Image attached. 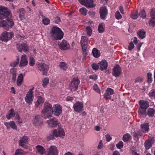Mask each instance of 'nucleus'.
<instances>
[{
    "instance_id": "nucleus-1",
    "label": "nucleus",
    "mask_w": 155,
    "mask_h": 155,
    "mask_svg": "<svg viewBox=\"0 0 155 155\" xmlns=\"http://www.w3.org/2000/svg\"><path fill=\"white\" fill-rule=\"evenodd\" d=\"M10 11L7 8L3 6L0 7V19L7 18V21H0V27H3L6 30H8L9 28H12L14 25L13 21L8 18L10 15Z\"/></svg>"
},
{
    "instance_id": "nucleus-2",
    "label": "nucleus",
    "mask_w": 155,
    "mask_h": 155,
    "mask_svg": "<svg viewBox=\"0 0 155 155\" xmlns=\"http://www.w3.org/2000/svg\"><path fill=\"white\" fill-rule=\"evenodd\" d=\"M139 104L138 115L140 118L145 117L147 116L146 110L149 105V102L147 101L140 100Z\"/></svg>"
},
{
    "instance_id": "nucleus-3",
    "label": "nucleus",
    "mask_w": 155,
    "mask_h": 155,
    "mask_svg": "<svg viewBox=\"0 0 155 155\" xmlns=\"http://www.w3.org/2000/svg\"><path fill=\"white\" fill-rule=\"evenodd\" d=\"M50 34L52 38L57 41L62 39L64 35V33L61 30L56 26L51 28Z\"/></svg>"
},
{
    "instance_id": "nucleus-4",
    "label": "nucleus",
    "mask_w": 155,
    "mask_h": 155,
    "mask_svg": "<svg viewBox=\"0 0 155 155\" xmlns=\"http://www.w3.org/2000/svg\"><path fill=\"white\" fill-rule=\"evenodd\" d=\"M52 110L51 104L48 102L45 103L41 113L43 118L46 119L51 117L52 114Z\"/></svg>"
},
{
    "instance_id": "nucleus-5",
    "label": "nucleus",
    "mask_w": 155,
    "mask_h": 155,
    "mask_svg": "<svg viewBox=\"0 0 155 155\" xmlns=\"http://www.w3.org/2000/svg\"><path fill=\"white\" fill-rule=\"evenodd\" d=\"M65 135V133L62 129H54L52 131L47 137V139L48 140L54 139L55 137H58L64 136Z\"/></svg>"
},
{
    "instance_id": "nucleus-6",
    "label": "nucleus",
    "mask_w": 155,
    "mask_h": 155,
    "mask_svg": "<svg viewBox=\"0 0 155 155\" xmlns=\"http://www.w3.org/2000/svg\"><path fill=\"white\" fill-rule=\"evenodd\" d=\"M14 36V33L12 32H8L5 31L1 35V40L2 41L6 42L12 39Z\"/></svg>"
},
{
    "instance_id": "nucleus-7",
    "label": "nucleus",
    "mask_w": 155,
    "mask_h": 155,
    "mask_svg": "<svg viewBox=\"0 0 155 155\" xmlns=\"http://www.w3.org/2000/svg\"><path fill=\"white\" fill-rule=\"evenodd\" d=\"M34 87L30 89L27 92L25 99L26 102L30 105L32 104L34 98L33 93V91Z\"/></svg>"
},
{
    "instance_id": "nucleus-8",
    "label": "nucleus",
    "mask_w": 155,
    "mask_h": 155,
    "mask_svg": "<svg viewBox=\"0 0 155 155\" xmlns=\"http://www.w3.org/2000/svg\"><path fill=\"white\" fill-rule=\"evenodd\" d=\"M80 81L78 78H73L71 82L70 86V89L71 91H76L78 89Z\"/></svg>"
},
{
    "instance_id": "nucleus-9",
    "label": "nucleus",
    "mask_w": 155,
    "mask_h": 155,
    "mask_svg": "<svg viewBox=\"0 0 155 155\" xmlns=\"http://www.w3.org/2000/svg\"><path fill=\"white\" fill-rule=\"evenodd\" d=\"M58 45L59 48L61 50H67L70 49V45L65 40L63 39L61 42L58 43Z\"/></svg>"
},
{
    "instance_id": "nucleus-10",
    "label": "nucleus",
    "mask_w": 155,
    "mask_h": 155,
    "mask_svg": "<svg viewBox=\"0 0 155 155\" xmlns=\"http://www.w3.org/2000/svg\"><path fill=\"white\" fill-rule=\"evenodd\" d=\"M38 70L41 71L44 75H47L49 69L48 66L45 63H39L38 64Z\"/></svg>"
},
{
    "instance_id": "nucleus-11",
    "label": "nucleus",
    "mask_w": 155,
    "mask_h": 155,
    "mask_svg": "<svg viewBox=\"0 0 155 155\" xmlns=\"http://www.w3.org/2000/svg\"><path fill=\"white\" fill-rule=\"evenodd\" d=\"M17 48L20 52H27L29 50L28 45L26 43L18 44L17 45Z\"/></svg>"
},
{
    "instance_id": "nucleus-12",
    "label": "nucleus",
    "mask_w": 155,
    "mask_h": 155,
    "mask_svg": "<svg viewBox=\"0 0 155 155\" xmlns=\"http://www.w3.org/2000/svg\"><path fill=\"white\" fill-rule=\"evenodd\" d=\"M58 150L54 146H51L47 150L45 155H58Z\"/></svg>"
},
{
    "instance_id": "nucleus-13",
    "label": "nucleus",
    "mask_w": 155,
    "mask_h": 155,
    "mask_svg": "<svg viewBox=\"0 0 155 155\" xmlns=\"http://www.w3.org/2000/svg\"><path fill=\"white\" fill-rule=\"evenodd\" d=\"M80 3L87 8H92L95 5L94 4V0H79Z\"/></svg>"
},
{
    "instance_id": "nucleus-14",
    "label": "nucleus",
    "mask_w": 155,
    "mask_h": 155,
    "mask_svg": "<svg viewBox=\"0 0 155 155\" xmlns=\"http://www.w3.org/2000/svg\"><path fill=\"white\" fill-rule=\"evenodd\" d=\"M122 73L121 67L118 64L115 65L113 68L112 74L114 77H119Z\"/></svg>"
},
{
    "instance_id": "nucleus-15",
    "label": "nucleus",
    "mask_w": 155,
    "mask_h": 155,
    "mask_svg": "<svg viewBox=\"0 0 155 155\" xmlns=\"http://www.w3.org/2000/svg\"><path fill=\"white\" fill-rule=\"evenodd\" d=\"M73 107L74 110L78 113H81L84 110L83 104L81 102H76L73 105Z\"/></svg>"
},
{
    "instance_id": "nucleus-16",
    "label": "nucleus",
    "mask_w": 155,
    "mask_h": 155,
    "mask_svg": "<svg viewBox=\"0 0 155 155\" xmlns=\"http://www.w3.org/2000/svg\"><path fill=\"white\" fill-rule=\"evenodd\" d=\"M53 110H52V114L54 113L56 116H58L62 113V108L61 105L58 104H56L53 107Z\"/></svg>"
},
{
    "instance_id": "nucleus-17",
    "label": "nucleus",
    "mask_w": 155,
    "mask_h": 155,
    "mask_svg": "<svg viewBox=\"0 0 155 155\" xmlns=\"http://www.w3.org/2000/svg\"><path fill=\"white\" fill-rule=\"evenodd\" d=\"M28 142V138L26 136H24L19 140V145L25 149L28 148V146L25 144H27Z\"/></svg>"
},
{
    "instance_id": "nucleus-18",
    "label": "nucleus",
    "mask_w": 155,
    "mask_h": 155,
    "mask_svg": "<svg viewBox=\"0 0 155 155\" xmlns=\"http://www.w3.org/2000/svg\"><path fill=\"white\" fill-rule=\"evenodd\" d=\"M114 93V90L110 88H107L104 95V98L106 99H110V95Z\"/></svg>"
},
{
    "instance_id": "nucleus-19",
    "label": "nucleus",
    "mask_w": 155,
    "mask_h": 155,
    "mask_svg": "<svg viewBox=\"0 0 155 155\" xmlns=\"http://www.w3.org/2000/svg\"><path fill=\"white\" fill-rule=\"evenodd\" d=\"M42 117H43L42 115H38L35 117V118L33 120V124L35 125H40L43 124V119Z\"/></svg>"
},
{
    "instance_id": "nucleus-20",
    "label": "nucleus",
    "mask_w": 155,
    "mask_h": 155,
    "mask_svg": "<svg viewBox=\"0 0 155 155\" xmlns=\"http://www.w3.org/2000/svg\"><path fill=\"white\" fill-rule=\"evenodd\" d=\"M4 124L6 127L7 129H9L10 127H11L13 129L16 130H17V127L15 122L14 121H10L9 122H5Z\"/></svg>"
},
{
    "instance_id": "nucleus-21",
    "label": "nucleus",
    "mask_w": 155,
    "mask_h": 155,
    "mask_svg": "<svg viewBox=\"0 0 155 155\" xmlns=\"http://www.w3.org/2000/svg\"><path fill=\"white\" fill-rule=\"evenodd\" d=\"M88 38L86 36H82L81 41V43L83 51H85L87 44Z\"/></svg>"
},
{
    "instance_id": "nucleus-22",
    "label": "nucleus",
    "mask_w": 155,
    "mask_h": 155,
    "mask_svg": "<svg viewBox=\"0 0 155 155\" xmlns=\"http://www.w3.org/2000/svg\"><path fill=\"white\" fill-rule=\"evenodd\" d=\"M108 13L107 10L105 7H102L100 9V18L102 19H105Z\"/></svg>"
},
{
    "instance_id": "nucleus-23",
    "label": "nucleus",
    "mask_w": 155,
    "mask_h": 155,
    "mask_svg": "<svg viewBox=\"0 0 155 155\" xmlns=\"http://www.w3.org/2000/svg\"><path fill=\"white\" fill-rule=\"evenodd\" d=\"M99 68L101 71L106 70L108 67V62L105 60H103L99 63Z\"/></svg>"
},
{
    "instance_id": "nucleus-24",
    "label": "nucleus",
    "mask_w": 155,
    "mask_h": 155,
    "mask_svg": "<svg viewBox=\"0 0 155 155\" xmlns=\"http://www.w3.org/2000/svg\"><path fill=\"white\" fill-rule=\"evenodd\" d=\"M28 61L25 55L22 56L19 66L21 68L27 65Z\"/></svg>"
},
{
    "instance_id": "nucleus-25",
    "label": "nucleus",
    "mask_w": 155,
    "mask_h": 155,
    "mask_svg": "<svg viewBox=\"0 0 155 155\" xmlns=\"http://www.w3.org/2000/svg\"><path fill=\"white\" fill-rule=\"evenodd\" d=\"M46 123L48 124L49 127H54L58 124V121L56 118L52 119L50 120H48L46 121Z\"/></svg>"
},
{
    "instance_id": "nucleus-26",
    "label": "nucleus",
    "mask_w": 155,
    "mask_h": 155,
    "mask_svg": "<svg viewBox=\"0 0 155 155\" xmlns=\"http://www.w3.org/2000/svg\"><path fill=\"white\" fill-rule=\"evenodd\" d=\"M149 124L148 123H145L140 125L141 131L145 133L149 131Z\"/></svg>"
},
{
    "instance_id": "nucleus-27",
    "label": "nucleus",
    "mask_w": 155,
    "mask_h": 155,
    "mask_svg": "<svg viewBox=\"0 0 155 155\" xmlns=\"http://www.w3.org/2000/svg\"><path fill=\"white\" fill-rule=\"evenodd\" d=\"M36 150V153L41 155L45 154V149L41 145H37L35 146Z\"/></svg>"
},
{
    "instance_id": "nucleus-28",
    "label": "nucleus",
    "mask_w": 155,
    "mask_h": 155,
    "mask_svg": "<svg viewBox=\"0 0 155 155\" xmlns=\"http://www.w3.org/2000/svg\"><path fill=\"white\" fill-rule=\"evenodd\" d=\"M141 130H138L136 132H134L133 134L134 139L135 140H139V137H142L143 134Z\"/></svg>"
},
{
    "instance_id": "nucleus-29",
    "label": "nucleus",
    "mask_w": 155,
    "mask_h": 155,
    "mask_svg": "<svg viewBox=\"0 0 155 155\" xmlns=\"http://www.w3.org/2000/svg\"><path fill=\"white\" fill-rule=\"evenodd\" d=\"M147 115L150 117H152L154 116L155 113V110L152 108H149L146 111Z\"/></svg>"
},
{
    "instance_id": "nucleus-30",
    "label": "nucleus",
    "mask_w": 155,
    "mask_h": 155,
    "mask_svg": "<svg viewBox=\"0 0 155 155\" xmlns=\"http://www.w3.org/2000/svg\"><path fill=\"white\" fill-rule=\"evenodd\" d=\"M15 114L14 109L12 108L8 111V114L6 115V117L8 119L10 120L12 117L15 116Z\"/></svg>"
},
{
    "instance_id": "nucleus-31",
    "label": "nucleus",
    "mask_w": 155,
    "mask_h": 155,
    "mask_svg": "<svg viewBox=\"0 0 155 155\" xmlns=\"http://www.w3.org/2000/svg\"><path fill=\"white\" fill-rule=\"evenodd\" d=\"M137 34L138 37L141 39H143L145 37L146 32L143 30L138 31Z\"/></svg>"
},
{
    "instance_id": "nucleus-32",
    "label": "nucleus",
    "mask_w": 155,
    "mask_h": 155,
    "mask_svg": "<svg viewBox=\"0 0 155 155\" xmlns=\"http://www.w3.org/2000/svg\"><path fill=\"white\" fill-rule=\"evenodd\" d=\"M144 145L146 149H149L152 146L151 140H146L144 142Z\"/></svg>"
},
{
    "instance_id": "nucleus-33",
    "label": "nucleus",
    "mask_w": 155,
    "mask_h": 155,
    "mask_svg": "<svg viewBox=\"0 0 155 155\" xmlns=\"http://www.w3.org/2000/svg\"><path fill=\"white\" fill-rule=\"evenodd\" d=\"M92 53L93 56L96 58H98L100 56V52L96 48L93 49Z\"/></svg>"
},
{
    "instance_id": "nucleus-34",
    "label": "nucleus",
    "mask_w": 155,
    "mask_h": 155,
    "mask_svg": "<svg viewBox=\"0 0 155 155\" xmlns=\"http://www.w3.org/2000/svg\"><path fill=\"white\" fill-rule=\"evenodd\" d=\"M23 76L22 74L19 75L17 81V84L18 86H20L23 82Z\"/></svg>"
},
{
    "instance_id": "nucleus-35",
    "label": "nucleus",
    "mask_w": 155,
    "mask_h": 155,
    "mask_svg": "<svg viewBox=\"0 0 155 155\" xmlns=\"http://www.w3.org/2000/svg\"><path fill=\"white\" fill-rule=\"evenodd\" d=\"M59 66L60 68L63 71H66L68 68V66L65 62H61L60 63Z\"/></svg>"
},
{
    "instance_id": "nucleus-36",
    "label": "nucleus",
    "mask_w": 155,
    "mask_h": 155,
    "mask_svg": "<svg viewBox=\"0 0 155 155\" xmlns=\"http://www.w3.org/2000/svg\"><path fill=\"white\" fill-rule=\"evenodd\" d=\"M38 100L36 103L35 105L38 106L40 104H42L44 101V99L41 96H38Z\"/></svg>"
},
{
    "instance_id": "nucleus-37",
    "label": "nucleus",
    "mask_w": 155,
    "mask_h": 155,
    "mask_svg": "<svg viewBox=\"0 0 155 155\" xmlns=\"http://www.w3.org/2000/svg\"><path fill=\"white\" fill-rule=\"evenodd\" d=\"M25 12V11L23 8H21L19 11H18L19 13V17L21 19H22L24 18Z\"/></svg>"
},
{
    "instance_id": "nucleus-38",
    "label": "nucleus",
    "mask_w": 155,
    "mask_h": 155,
    "mask_svg": "<svg viewBox=\"0 0 155 155\" xmlns=\"http://www.w3.org/2000/svg\"><path fill=\"white\" fill-rule=\"evenodd\" d=\"M139 16V15L137 11H136L135 12L131 13L130 15V18L133 19H137Z\"/></svg>"
},
{
    "instance_id": "nucleus-39",
    "label": "nucleus",
    "mask_w": 155,
    "mask_h": 155,
    "mask_svg": "<svg viewBox=\"0 0 155 155\" xmlns=\"http://www.w3.org/2000/svg\"><path fill=\"white\" fill-rule=\"evenodd\" d=\"M19 58L18 56L17 57L16 60L15 61L10 63V65L12 67H15L16 66L19 62Z\"/></svg>"
},
{
    "instance_id": "nucleus-40",
    "label": "nucleus",
    "mask_w": 155,
    "mask_h": 155,
    "mask_svg": "<svg viewBox=\"0 0 155 155\" xmlns=\"http://www.w3.org/2000/svg\"><path fill=\"white\" fill-rule=\"evenodd\" d=\"M131 137L130 135L128 133H126L124 135L123 137V140L125 142L128 141Z\"/></svg>"
},
{
    "instance_id": "nucleus-41",
    "label": "nucleus",
    "mask_w": 155,
    "mask_h": 155,
    "mask_svg": "<svg viewBox=\"0 0 155 155\" xmlns=\"http://www.w3.org/2000/svg\"><path fill=\"white\" fill-rule=\"evenodd\" d=\"M104 26L103 25V23L100 24L98 26V30L99 33H102L104 31Z\"/></svg>"
},
{
    "instance_id": "nucleus-42",
    "label": "nucleus",
    "mask_w": 155,
    "mask_h": 155,
    "mask_svg": "<svg viewBox=\"0 0 155 155\" xmlns=\"http://www.w3.org/2000/svg\"><path fill=\"white\" fill-rule=\"evenodd\" d=\"M148 95L151 98L155 99V90L154 89L151 90L149 92Z\"/></svg>"
},
{
    "instance_id": "nucleus-43",
    "label": "nucleus",
    "mask_w": 155,
    "mask_h": 155,
    "mask_svg": "<svg viewBox=\"0 0 155 155\" xmlns=\"http://www.w3.org/2000/svg\"><path fill=\"white\" fill-rule=\"evenodd\" d=\"M15 118L18 125H20V124L22 123V119L20 118L19 115L18 113L16 114Z\"/></svg>"
},
{
    "instance_id": "nucleus-44",
    "label": "nucleus",
    "mask_w": 155,
    "mask_h": 155,
    "mask_svg": "<svg viewBox=\"0 0 155 155\" xmlns=\"http://www.w3.org/2000/svg\"><path fill=\"white\" fill-rule=\"evenodd\" d=\"M139 16L140 17L143 18H145L146 17V13L145 10L144 9H142L140 11V13H139Z\"/></svg>"
},
{
    "instance_id": "nucleus-45",
    "label": "nucleus",
    "mask_w": 155,
    "mask_h": 155,
    "mask_svg": "<svg viewBox=\"0 0 155 155\" xmlns=\"http://www.w3.org/2000/svg\"><path fill=\"white\" fill-rule=\"evenodd\" d=\"M49 79L48 78H45L43 80V86L44 87H46L49 83Z\"/></svg>"
},
{
    "instance_id": "nucleus-46",
    "label": "nucleus",
    "mask_w": 155,
    "mask_h": 155,
    "mask_svg": "<svg viewBox=\"0 0 155 155\" xmlns=\"http://www.w3.org/2000/svg\"><path fill=\"white\" fill-rule=\"evenodd\" d=\"M149 24L153 27H155V18H151L149 22Z\"/></svg>"
},
{
    "instance_id": "nucleus-47",
    "label": "nucleus",
    "mask_w": 155,
    "mask_h": 155,
    "mask_svg": "<svg viewBox=\"0 0 155 155\" xmlns=\"http://www.w3.org/2000/svg\"><path fill=\"white\" fill-rule=\"evenodd\" d=\"M115 17L117 20H119L121 19L122 18V16L120 14V12L118 11L116 12L115 13Z\"/></svg>"
},
{
    "instance_id": "nucleus-48",
    "label": "nucleus",
    "mask_w": 155,
    "mask_h": 155,
    "mask_svg": "<svg viewBox=\"0 0 155 155\" xmlns=\"http://www.w3.org/2000/svg\"><path fill=\"white\" fill-rule=\"evenodd\" d=\"M86 31L87 35L91 36L92 33V30L91 28L89 26H87L86 28Z\"/></svg>"
},
{
    "instance_id": "nucleus-49",
    "label": "nucleus",
    "mask_w": 155,
    "mask_h": 155,
    "mask_svg": "<svg viewBox=\"0 0 155 155\" xmlns=\"http://www.w3.org/2000/svg\"><path fill=\"white\" fill-rule=\"evenodd\" d=\"M152 74L151 73L149 72L147 74V82L149 84L151 83L152 81Z\"/></svg>"
},
{
    "instance_id": "nucleus-50",
    "label": "nucleus",
    "mask_w": 155,
    "mask_h": 155,
    "mask_svg": "<svg viewBox=\"0 0 155 155\" xmlns=\"http://www.w3.org/2000/svg\"><path fill=\"white\" fill-rule=\"evenodd\" d=\"M79 11L82 15H87V11L85 8H82L79 9Z\"/></svg>"
},
{
    "instance_id": "nucleus-51",
    "label": "nucleus",
    "mask_w": 155,
    "mask_h": 155,
    "mask_svg": "<svg viewBox=\"0 0 155 155\" xmlns=\"http://www.w3.org/2000/svg\"><path fill=\"white\" fill-rule=\"evenodd\" d=\"M91 67L93 70H97L99 68V63L97 64L95 63H94L92 64Z\"/></svg>"
},
{
    "instance_id": "nucleus-52",
    "label": "nucleus",
    "mask_w": 155,
    "mask_h": 155,
    "mask_svg": "<svg viewBox=\"0 0 155 155\" xmlns=\"http://www.w3.org/2000/svg\"><path fill=\"white\" fill-rule=\"evenodd\" d=\"M35 64V60L32 57H30L29 58V64L30 66H33Z\"/></svg>"
},
{
    "instance_id": "nucleus-53",
    "label": "nucleus",
    "mask_w": 155,
    "mask_h": 155,
    "mask_svg": "<svg viewBox=\"0 0 155 155\" xmlns=\"http://www.w3.org/2000/svg\"><path fill=\"white\" fill-rule=\"evenodd\" d=\"M42 22L45 25H47L49 24L50 23V21L48 18H46L43 19Z\"/></svg>"
},
{
    "instance_id": "nucleus-54",
    "label": "nucleus",
    "mask_w": 155,
    "mask_h": 155,
    "mask_svg": "<svg viewBox=\"0 0 155 155\" xmlns=\"http://www.w3.org/2000/svg\"><path fill=\"white\" fill-rule=\"evenodd\" d=\"M93 89L97 93H100V89L98 87V85L97 84H95L94 85Z\"/></svg>"
},
{
    "instance_id": "nucleus-55",
    "label": "nucleus",
    "mask_w": 155,
    "mask_h": 155,
    "mask_svg": "<svg viewBox=\"0 0 155 155\" xmlns=\"http://www.w3.org/2000/svg\"><path fill=\"white\" fill-rule=\"evenodd\" d=\"M150 15L151 18H155V8H153L151 9L150 12Z\"/></svg>"
},
{
    "instance_id": "nucleus-56",
    "label": "nucleus",
    "mask_w": 155,
    "mask_h": 155,
    "mask_svg": "<svg viewBox=\"0 0 155 155\" xmlns=\"http://www.w3.org/2000/svg\"><path fill=\"white\" fill-rule=\"evenodd\" d=\"M124 146L123 143L122 141H120L119 143L116 145V146L118 149H120L123 148Z\"/></svg>"
},
{
    "instance_id": "nucleus-57",
    "label": "nucleus",
    "mask_w": 155,
    "mask_h": 155,
    "mask_svg": "<svg viewBox=\"0 0 155 155\" xmlns=\"http://www.w3.org/2000/svg\"><path fill=\"white\" fill-rule=\"evenodd\" d=\"M134 46L132 41L129 43V45L128 47V49L130 51L132 50L134 48Z\"/></svg>"
},
{
    "instance_id": "nucleus-58",
    "label": "nucleus",
    "mask_w": 155,
    "mask_h": 155,
    "mask_svg": "<svg viewBox=\"0 0 155 155\" xmlns=\"http://www.w3.org/2000/svg\"><path fill=\"white\" fill-rule=\"evenodd\" d=\"M17 69L15 68H12L10 70V72L12 75H16Z\"/></svg>"
},
{
    "instance_id": "nucleus-59",
    "label": "nucleus",
    "mask_w": 155,
    "mask_h": 155,
    "mask_svg": "<svg viewBox=\"0 0 155 155\" xmlns=\"http://www.w3.org/2000/svg\"><path fill=\"white\" fill-rule=\"evenodd\" d=\"M89 78L90 79L94 81H96L97 79V76L96 75H90L89 77Z\"/></svg>"
},
{
    "instance_id": "nucleus-60",
    "label": "nucleus",
    "mask_w": 155,
    "mask_h": 155,
    "mask_svg": "<svg viewBox=\"0 0 155 155\" xmlns=\"http://www.w3.org/2000/svg\"><path fill=\"white\" fill-rule=\"evenodd\" d=\"M106 141L107 142L110 141L112 139V137L110 136V135L108 134H107L105 136Z\"/></svg>"
},
{
    "instance_id": "nucleus-61",
    "label": "nucleus",
    "mask_w": 155,
    "mask_h": 155,
    "mask_svg": "<svg viewBox=\"0 0 155 155\" xmlns=\"http://www.w3.org/2000/svg\"><path fill=\"white\" fill-rule=\"evenodd\" d=\"M142 79L141 78L139 77L136 78L135 80V83H140L142 81Z\"/></svg>"
},
{
    "instance_id": "nucleus-62",
    "label": "nucleus",
    "mask_w": 155,
    "mask_h": 155,
    "mask_svg": "<svg viewBox=\"0 0 155 155\" xmlns=\"http://www.w3.org/2000/svg\"><path fill=\"white\" fill-rule=\"evenodd\" d=\"M61 21V20L60 18L59 17L56 18L55 19V21L56 23H58L60 22Z\"/></svg>"
},
{
    "instance_id": "nucleus-63",
    "label": "nucleus",
    "mask_w": 155,
    "mask_h": 155,
    "mask_svg": "<svg viewBox=\"0 0 155 155\" xmlns=\"http://www.w3.org/2000/svg\"><path fill=\"white\" fill-rule=\"evenodd\" d=\"M119 10H120L122 14H124V10L122 6H120L119 7Z\"/></svg>"
},
{
    "instance_id": "nucleus-64",
    "label": "nucleus",
    "mask_w": 155,
    "mask_h": 155,
    "mask_svg": "<svg viewBox=\"0 0 155 155\" xmlns=\"http://www.w3.org/2000/svg\"><path fill=\"white\" fill-rule=\"evenodd\" d=\"M112 155H120V154L117 151L115 150L113 152Z\"/></svg>"
}]
</instances>
